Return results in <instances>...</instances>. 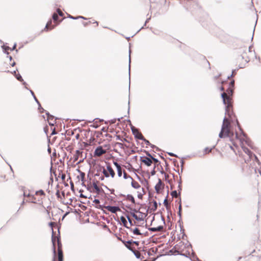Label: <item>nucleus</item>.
I'll list each match as a JSON object with an SVG mask.
<instances>
[{
  "label": "nucleus",
  "mask_w": 261,
  "mask_h": 261,
  "mask_svg": "<svg viewBox=\"0 0 261 261\" xmlns=\"http://www.w3.org/2000/svg\"><path fill=\"white\" fill-rule=\"evenodd\" d=\"M221 97L222 99L223 103L225 106V114L228 115L231 119V121H232V116H234V114L232 110V99H230V97L226 96L225 92H223L221 94Z\"/></svg>",
  "instance_id": "obj_1"
},
{
  "label": "nucleus",
  "mask_w": 261,
  "mask_h": 261,
  "mask_svg": "<svg viewBox=\"0 0 261 261\" xmlns=\"http://www.w3.org/2000/svg\"><path fill=\"white\" fill-rule=\"evenodd\" d=\"M60 17H50L47 21L44 29L41 31V32L43 31L48 32L59 25L63 20V19H60Z\"/></svg>",
  "instance_id": "obj_2"
},
{
  "label": "nucleus",
  "mask_w": 261,
  "mask_h": 261,
  "mask_svg": "<svg viewBox=\"0 0 261 261\" xmlns=\"http://www.w3.org/2000/svg\"><path fill=\"white\" fill-rule=\"evenodd\" d=\"M229 123L226 117L225 116L223 118L221 129L219 134V137L220 138H224L225 137H228L229 136Z\"/></svg>",
  "instance_id": "obj_3"
},
{
  "label": "nucleus",
  "mask_w": 261,
  "mask_h": 261,
  "mask_svg": "<svg viewBox=\"0 0 261 261\" xmlns=\"http://www.w3.org/2000/svg\"><path fill=\"white\" fill-rule=\"evenodd\" d=\"M101 167L102 168V167ZM107 169L108 171V172H109V173H108L107 172V171L106 170V169L103 167H102V172L104 176L107 178L109 177L110 176H111L112 178H114L115 175V172L114 171V170L113 169V168H112V167L109 163L107 164Z\"/></svg>",
  "instance_id": "obj_4"
},
{
  "label": "nucleus",
  "mask_w": 261,
  "mask_h": 261,
  "mask_svg": "<svg viewBox=\"0 0 261 261\" xmlns=\"http://www.w3.org/2000/svg\"><path fill=\"white\" fill-rule=\"evenodd\" d=\"M234 89V80H232L229 83L228 88L226 91V96L230 97V99H232V97L233 94V91Z\"/></svg>",
  "instance_id": "obj_5"
},
{
  "label": "nucleus",
  "mask_w": 261,
  "mask_h": 261,
  "mask_svg": "<svg viewBox=\"0 0 261 261\" xmlns=\"http://www.w3.org/2000/svg\"><path fill=\"white\" fill-rule=\"evenodd\" d=\"M236 123L239 129V130L241 132V135L246 138L245 142L247 144L248 146H249L251 148L253 149V147L252 146V142L247 137V135L243 132V129L241 128L240 124L238 120V119H236Z\"/></svg>",
  "instance_id": "obj_6"
},
{
  "label": "nucleus",
  "mask_w": 261,
  "mask_h": 261,
  "mask_svg": "<svg viewBox=\"0 0 261 261\" xmlns=\"http://www.w3.org/2000/svg\"><path fill=\"white\" fill-rule=\"evenodd\" d=\"M65 18L66 17H64ZM69 18L72 19H77L79 18H82L84 20H87L86 21H82V24L84 25V27H87L88 25H89L91 23H95L96 25H98V22L97 21H95L94 20L92 19V20H88L87 17H69Z\"/></svg>",
  "instance_id": "obj_7"
},
{
  "label": "nucleus",
  "mask_w": 261,
  "mask_h": 261,
  "mask_svg": "<svg viewBox=\"0 0 261 261\" xmlns=\"http://www.w3.org/2000/svg\"><path fill=\"white\" fill-rule=\"evenodd\" d=\"M131 130L135 139L140 140L141 137H143L140 132L139 128H136L133 125H131Z\"/></svg>",
  "instance_id": "obj_8"
},
{
  "label": "nucleus",
  "mask_w": 261,
  "mask_h": 261,
  "mask_svg": "<svg viewBox=\"0 0 261 261\" xmlns=\"http://www.w3.org/2000/svg\"><path fill=\"white\" fill-rule=\"evenodd\" d=\"M140 161L147 167L150 166L152 164L151 159L145 156H141Z\"/></svg>",
  "instance_id": "obj_9"
},
{
  "label": "nucleus",
  "mask_w": 261,
  "mask_h": 261,
  "mask_svg": "<svg viewBox=\"0 0 261 261\" xmlns=\"http://www.w3.org/2000/svg\"><path fill=\"white\" fill-rule=\"evenodd\" d=\"M106 152V150L103 149L101 146H99L96 148L94 151V156H100Z\"/></svg>",
  "instance_id": "obj_10"
},
{
  "label": "nucleus",
  "mask_w": 261,
  "mask_h": 261,
  "mask_svg": "<svg viewBox=\"0 0 261 261\" xmlns=\"http://www.w3.org/2000/svg\"><path fill=\"white\" fill-rule=\"evenodd\" d=\"M105 208L113 214L116 213L118 211H121L119 207L118 206L107 205L105 206Z\"/></svg>",
  "instance_id": "obj_11"
},
{
  "label": "nucleus",
  "mask_w": 261,
  "mask_h": 261,
  "mask_svg": "<svg viewBox=\"0 0 261 261\" xmlns=\"http://www.w3.org/2000/svg\"><path fill=\"white\" fill-rule=\"evenodd\" d=\"M119 197H126V199L128 200H129L132 203H134V204H136V201H135V198L134 197V196L131 195V194H127L126 195H125L123 194H120L119 195Z\"/></svg>",
  "instance_id": "obj_12"
},
{
  "label": "nucleus",
  "mask_w": 261,
  "mask_h": 261,
  "mask_svg": "<svg viewBox=\"0 0 261 261\" xmlns=\"http://www.w3.org/2000/svg\"><path fill=\"white\" fill-rule=\"evenodd\" d=\"M51 242L53 244V253H54V257L52 261H55V256L56 254V248H55V238H54V232L52 229V236H51Z\"/></svg>",
  "instance_id": "obj_13"
},
{
  "label": "nucleus",
  "mask_w": 261,
  "mask_h": 261,
  "mask_svg": "<svg viewBox=\"0 0 261 261\" xmlns=\"http://www.w3.org/2000/svg\"><path fill=\"white\" fill-rule=\"evenodd\" d=\"M164 185V184L162 182L161 179L159 178L158 182L154 187L155 190L157 193H160L162 186H163Z\"/></svg>",
  "instance_id": "obj_14"
},
{
  "label": "nucleus",
  "mask_w": 261,
  "mask_h": 261,
  "mask_svg": "<svg viewBox=\"0 0 261 261\" xmlns=\"http://www.w3.org/2000/svg\"><path fill=\"white\" fill-rule=\"evenodd\" d=\"M220 38L221 40V41L225 42L228 41L230 39V36L229 35H227L225 33H222L220 36Z\"/></svg>",
  "instance_id": "obj_15"
},
{
  "label": "nucleus",
  "mask_w": 261,
  "mask_h": 261,
  "mask_svg": "<svg viewBox=\"0 0 261 261\" xmlns=\"http://www.w3.org/2000/svg\"><path fill=\"white\" fill-rule=\"evenodd\" d=\"M178 246V244H176L174 246V247L170 250L169 252L171 253L173 255H175L176 254L178 255L179 252V248H177Z\"/></svg>",
  "instance_id": "obj_16"
},
{
  "label": "nucleus",
  "mask_w": 261,
  "mask_h": 261,
  "mask_svg": "<svg viewBox=\"0 0 261 261\" xmlns=\"http://www.w3.org/2000/svg\"><path fill=\"white\" fill-rule=\"evenodd\" d=\"M92 186L94 189L95 190L96 192L98 193H105L103 190L101 188H100L97 185V183L95 181H93L92 182Z\"/></svg>",
  "instance_id": "obj_17"
},
{
  "label": "nucleus",
  "mask_w": 261,
  "mask_h": 261,
  "mask_svg": "<svg viewBox=\"0 0 261 261\" xmlns=\"http://www.w3.org/2000/svg\"><path fill=\"white\" fill-rule=\"evenodd\" d=\"M163 228H164L163 226L160 225V226H158V227H156L148 228V230L149 231H150L156 232V231H161L163 229Z\"/></svg>",
  "instance_id": "obj_18"
},
{
  "label": "nucleus",
  "mask_w": 261,
  "mask_h": 261,
  "mask_svg": "<svg viewBox=\"0 0 261 261\" xmlns=\"http://www.w3.org/2000/svg\"><path fill=\"white\" fill-rule=\"evenodd\" d=\"M128 229L132 231L134 234H135V235H142L143 234V233H141L140 232V229L137 227H135V228H132L130 227H129V228H128Z\"/></svg>",
  "instance_id": "obj_19"
},
{
  "label": "nucleus",
  "mask_w": 261,
  "mask_h": 261,
  "mask_svg": "<svg viewBox=\"0 0 261 261\" xmlns=\"http://www.w3.org/2000/svg\"><path fill=\"white\" fill-rule=\"evenodd\" d=\"M242 148L244 152H245L250 159L252 158V154H253V153L250 149L245 146H242Z\"/></svg>",
  "instance_id": "obj_20"
},
{
  "label": "nucleus",
  "mask_w": 261,
  "mask_h": 261,
  "mask_svg": "<svg viewBox=\"0 0 261 261\" xmlns=\"http://www.w3.org/2000/svg\"><path fill=\"white\" fill-rule=\"evenodd\" d=\"M130 49L129 50V64H128V74H129V90L130 89V63H131V58H130Z\"/></svg>",
  "instance_id": "obj_21"
},
{
  "label": "nucleus",
  "mask_w": 261,
  "mask_h": 261,
  "mask_svg": "<svg viewBox=\"0 0 261 261\" xmlns=\"http://www.w3.org/2000/svg\"><path fill=\"white\" fill-rule=\"evenodd\" d=\"M16 70L17 69H16V70L13 71V72H11L15 77V78L19 81V82L23 81V79L21 76V75L19 73H16Z\"/></svg>",
  "instance_id": "obj_22"
},
{
  "label": "nucleus",
  "mask_w": 261,
  "mask_h": 261,
  "mask_svg": "<svg viewBox=\"0 0 261 261\" xmlns=\"http://www.w3.org/2000/svg\"><path fill=\"white\" fill-rule=\"evenodd\" d=\"M57 245H58V251L62 250V243L60 240V233L59 232L58 236L57 237Z\"/></svg>",
  "instance_id": "obj_23"
},
{
  "label": "nucleus",
  "mask_w": 261,
  "mask_h": 261,
  "mask_svg": "<svg viewBox=\"0 0 261 261\" xmlns=\"http://www.w3.org/2000/svg\"><path fill=\"white\" fill-rule=\"evenodd\" d=\"M120 220L123 225L127 229L129 228V227L127 226V221L123 216H121L120 217Z\"/></svg>",
  "instance_id": "obj_24"
},
{
  "label": "nucleus",
  "mask_w": 261,
  "mask_h": 261,
  "mask_svg": "<svg viewBox=\"0 0 261 261\" xmlns=\"http://www.w3.org/2000/svg\"><path fill=\"white\" fill-rule=\"evenodd\" d=\"M132 180V182H131V186H132V187L133 188H134L135 189H138L140 188V186L138 184V182H137V181L134 180L133 179Z\"/></svg>",
  "instance_id": "obj_25"
},
{
  "label": "nucleus",
  "mask_w": 261,
  "mask_h": 261,
  "mask_svg": "<svg viewBox=\"0 0 261 261\" xmlns=\"http://www.w3.org/2000/svg\"><path fill=\"white\" fill-rule=\"evenodd\" d=\"M152 202L153 203V207L150 208V210L152 212H154L157 210L158 208V203L156 201L154 200H153L152 201Z\"/></svg>",
  "instance_id": "obj_26"
},
{
  "label": "nucleus",
  "mask_w": 261,
  "mask_h": 261,
  "mask_svg": "<svg viewBox=\"0 0 261 261\" xmlns=\"http://www.w3.org/2000/svg\"><path fill=\"white\" fill-rule=\"evenodd\" d=\"M181 193V192L178 191V192H177L176 190H173L171 193V195L172 197H176L178 195H180Z\"/></svg>",
  "instance_id": "obj_27"
},
{
  "label": "nucleus",
  "mask_w": 261,
  "mask_h": 261,
  "mask_svg": "<svg viewBox=\"0 0 261 261\" xmlns=\"http://www.w3.org/2000/svg\"><path fill=\"white\" fill-rule=\"evenodd\" d=\"M2 48L3 50L4 53L8 55L9 53L8 51V50H9V49L10 50V47H9L8 46H5L4 45L2 46Z\"/></svg>",
  "instance_id": "obj_28"
},
{
  "label": "nucleus",
  "mask_w": 261,
  "mask_h": 261,
  "mask_svg": "<svg viewBox=\"0 0 261 261\" xmlns=\"http://www.w3.org/2000/svg\"><path fill=\"white\" fill-rule=\"evenodd\" d=\"M29 200H27V202H31L33 203H37V202L35 201L36 197L34 196V195H31V196H30Z\"/></svg>",
  "instance_id": "obj_29"
},
{
  "label": "nucleus",
  "mask_w": 261,
  "mask_h": 261,
  "mask_svg": "<svg viewBox=\"0 0 261 261\" xmlns=\"http://www.w3.org/2000/svg\"><path fill=\"white\" fill-rule=\"evenodd\" d=\"M140 208H139L138 210H137L136 208H132L130 210V214L131 215V216L133 217V214H136V213H140Z\"/></svg>",
  "instance_id": "obj_30"
},
{
  "label": "nucleus",
  "mask_w": 261,
  "mask_h": 261,
  "mask_svg": "<svg viewBox=\"0 0 261 261\" xmlns=\"http://www.w3.org/2000/svg\"><path fill=\"white\" fill-rule=\"evenodd\" d=\"M125 216H126V217L128 220V222H129L130 226L137 225L135 222L134 223H132V220L130 218V217L128 214H125Z\"/></svg>",
  "instance_id": "obj_31"
},
{
  "label": "nucleus",
  "mask_w": 261,
  "mask_h": 261,
  "mask_svg": "<svg viewBox=\"0 0 261 261\" xmlns=\"http://www.w3.org/2000/svg\"><path fill=\"white\" fill-rule=\"evenodd\" d=\"M29 91L30 92V93H31V95H32V96L33 97V98H34V99L35 101H36V102L37 103H39V102H39V101L38 100V99L37 98V97H36V96H35V94H34V92H33L32 90H31V89H29Z\"/></svg>",
  "instance_id": "obj_32"
},
{
  "label": "nucleus",
  "mask_w": 261,
  "mask_h": 261,
  "mask_svg": "<svg viewBox=\"0 0 261 261\" xmlns=\"http://www.w3.org/2000/svg\"><path fill=\"white\" fill-rule=\"evenodd\" d=\"M58 260L59 261H63V254L62 251H59V252H58Z\"/></svg>",
  "instance_id": "obj_33"
},
{
  "label": "nucleus",
  "mask_w": 261,
  "mask_h": 261,
  "mask_svg": "<svg viewBox=\"0 0 261 261\" xmlns=\"http://www.w3.org/2000/svg\"><path fill=\"white\" fill-rule=\"evenodd\" d=\"M178 255L185 256L187 258H189L192 261H194L192 260L191 258L190 257V252H188V254L182 253L179 251Z\"/></svg>",
  "instance_id": "obj_34"
},
{
  "label": "nucleus",
  "mask_w": 261,
  "mask_h": 261,
  "mask_svg": "<svg viewBox=\"0 0 261 261\" xmlns=\"http://www.w3.org/2000/svg\"><path fill=\"white\" fill-rule=\"evenodd\" d=\"M78 171L79 172L80 174V176H81V180L83 182H84V181L85 180V174L84 172L80 171V170H78Z\"/></svg>",
  "instance_id": "obj_35"
},
{
  "label": "nucleus",
  "mask_w": 261,
  "mask_h": 261,
  "mask_svg": "<svg viewBox=\"0 0 261 261\" xmlns=\"http://www.w3.org/2000/svg\"><path fill=\"white\" fill-rule=\"evenodd\" d=\"M37 105L38 106V110L40 113H43L45 111V110L41 107L40 102H39Z\"/></svg>",
  "instance_id": "obj_36"
},
{
  "label": "nucleus",
  "mask_w": 261,
  "mask_h": 261,
  "mask_svg": "<svg viewBox=\"0 0 261 261\" xmlns=\"http://www.w3.org/2000/svg\"><path fill=\"white\" fill-rule=\"evenodd\" d=\"M215 146H216V145H214L212 148H209V147H205L204 148V151L206 153H209V152H210L212 150V149H213L214 148H215Z\"/></svg>",
  "instance_id": "obj_37"
},
{
  "label": "nucleus",
  "mask_w": 261,
  "mask_h": 261,
  "mask_svg": "<svg viewBox=\"0 0 261 261\" xmlns=\"http://www.w3.org/2000/svg\"><path fill=\"white\" fill-rule=\"evenodd\" d=\"M168 192H169V191H168L167 195L166 196V198H165V199L163 201V204L166 207V208H168V203L167 202V197L168 196Z\"/></svg>",
  "instance_id": "obj_38"
},
{
  "label": "nucleus",
  "mask_w": 261,
  "mask_h": 261,
  "mask_svg": "<svg viewBox=\"0 0 261 261\" xmlns=\"http://www.w3.org/2000/svg\"><path fill=\"white\" fill-rule=\"evenodd\" d=\"M140 140L144 141L147 145L150 146V145H151L150 142L148 140L146 139L144 137H141Z\"/></svg>",
  "instance_id": "obj_39"
},
{
  "label": "nucleus",
  "mask_w": 261,
  "mask_h": 261,
  "mask_svg": "<svg viewBox=\"0 0 261 261\" xmlns=\"http://www.w3.org/2000/svg\"><path fill=\"white\" fill-rule=\"evenodd\" d=\"M142 180H143L142 184L145 185V186L146 187L147 189L148 190H149V184H148V180L144 178H143V179H142Z\"/></svg>",
  "instance_id": "obj_40"
},
{
  "label": "nucleus",
  "mask_w": 261,
  "mask_h": 261,
  "mask_svg": "<svg viewBox=\"0 0 261 261\" xmlns=\"http://www.w3.org/2000/svg\"><path fill=\"white\" fill-rule=\"evenodd\" d=\"M238 69H233V70H232V72H231V75H228V77H227V79H230L231 77H232V76H234V75H236V74L237 71V70H238Z\"/></svg>",
  "instance_id": "obj_41"
},
{
  "label": "nucleus",
  "mask_w": 261,
  "mask_h": 261,
  "mask_svg": "<svg viewBox=\"0 0 261 261\" xmlns=\"http://www.w3.org/2000/svg\"><path fill=\"white\" fill-rule=\"evenodd\" d=\"M39 194L40 195H43V196H44L45 195L44 191L42 190H39L38 191H36L35 195H39Z\"/></svg>",
  "instance_id": "obj_42"
},
{
  "label": "nucleus",
  "mask_w": 261,
  "mask_h": 261,
  "mask_svg": "<svg viewBox=\"0 0 261 261\" xmlns=\"http://www.w3.org/2000/svg\"><path fill=\"white\" fill-rule=\"evenodd\" d=\"M123 177L124 179H128V178H129L131 180L133 179V178L129 175L127 174L126 172H125L124 171H123Z\"/></svg>",
  "instance_id": "obj_43"
},
{
  "label": "nucleus",
  "mask_w": 261,
  "mask_h": 261,
  "mask_svg": "<svg viewBox=\"0 0 261 261\" xmlns=\"http://www.w3.org/2000/svg\"><path fill=\"white\" fill-rule=\"evenodd\" d=\"M133 217L137 221H143V218L142 217H138L136 214L133 215Z\"/></svg>",
  "instance_id": "obj_44"
},
{
  "label": "nucleus",
  "mask_w": 261,
  "mask_h": 261,
  "mask_svg": "<svg viewBox=\"0 0 261 261\" xmlns=\"http://www.w3.org/2000/svg\"><path fill=\"white\" fill-rule=\"evenodd\" d=\"M117 171L118 176L119 177H121L122 176V173L121 167H120L117 168Z\"/></svg>",
  "instance_id": "obj_45"
},
{
  "label": "nucleus",
  "mask_w": 261,
  "mask_h": 261,
  "mask_svg": "<svg viewBox=\"0 0 261 261\" xmlns=\"http://www.w3.org/2000/svg\"><path fill=\"white\" fill-rule=\"evenodd\" d=\"M141 151L146 154V155L147 156V157L150 158H152V155L149 152V151H148L146 150H142Z\"/></svg>",
  "instance_id": "obj_46"
},
{
  "label": "nucleus",
  "mask_w": 261,
  "mask_h": 261,
  "mask_svg": "<svg viewBox=\"0 0 261 261\" xmlns=\"http://www.w3.org/2000/svg\"><path fill=\"white\" fill-rule=\"evenodd\" d=\"M116 139L121 141H127L125 138L122 139L120 135H116Z\"/></svg>",
  "instance_id": "obj_47"
},
{
  "label": "nucleus",
  "mask_w": 261,
  "mask_h": 261,
  "mask_svg": "<svg viewBox=\"0 0 261 261\" xmlns=\"http://www.w3.org/2000/svg\"><path fill=\"white\" fill-rule=\"evenodd\" d=\"M121 241L123 244H128L133 243V241H134L133 240H128L127 241H124L122 240H121Z\"/></svg>",
  "instance_id": "obj_48"
},
{
  "label": "nucleus",
  "mask_w": 261,
  "mask_h": 261,
  "mask_svg": "<svg viewBox=\"0 0 261 261\" xmlns=\"http://www.w3.org/2000/svg\"><path fill=\"white\" fill-rule=\"evenodd\" d=\"M151 161H154L155 164H161L160 161L158 159L154 158L153 156H152V158H151Z\"/></svg>",
  "instance_id": "obj_49"
},
{
  "label": "nucleus",
  "mask_w": 261,
  "mask_h": 261,
  "mask_svg": "<svg viewBox=\"0 0 261 261\" xmlns=\"http://www.w3.org/2000/svg\"><path fill=\"white\" fill-rule=\"evenodd\" d=\"M16 46H17V43H15L14 44L13 46H12V47L10 48V50H12V51L15 50L16 53H17L18 51V49H16Z\"/></svg>",
  "instance_id": "obj_50"
},
{
  "label": "nucleus",
  "mask_w": 261,
  "mask_h": 261,
  "mask_svg": "<svg viewBox=\"0 0 261 261\" xmlns=\"http://www.w3.org/2000/svg\"><path fill=\"white\" fill-rule=\"evenodd\" d=\"M105 206H106L104 205L98 204L95 206V207H96L97 208H98L99 210H103V209H104V208H105Z\"/></svg>",
  "instance_id": "obj_51"
},
{
  "label": "nucleus",
  "mask_w": 261,
  "mask_h": 261,
  "mask_svg": "<svg viewBox=\"0 0 261 261\" xmlns=\"http://www.w3.org/2000/svg\"><path fill=\"white\" fill-rule=\"evenodd\" d=\"M178 191H179L181 192V190H182V188H181V178H180V179L178 181Z\"/></svg>",
  "instance_id": "obj_52"
},
{
  "label": "nucleus",
  "mask_w": 261,
  "mask_h": 261,
  "mask_svg": "<svg viewBox=\"0 0 261 261\" xmlns=\"http://www.w3.org/2000/svg\"><path fill=\"white\" fill-rule=\"evenodd\" d=\"M129 250L133 251L134 249L132 248L130 244H123Z\"/></svg>",
  "instance_id": "obj_53"
},
{
  "label": "nucleus",
  "mask_w": 261,
  "mask_h": 261,
  "mask_svg": "<svg viewBox=\"0 0 261 261\" xmlns=\"http://www.w3.org/2000/svg\"><path fill=\"white\" fill-rule=\"evenodd\" d=\"M132 252H133L134 254L135 255L136 258H141L140 255L138 253L136 252L135 251V250H134L133 251H132Z\"/></svg>",
  "instance_id": "obj_54"
},
{
  "label": "nucleus",
  "mask_w": 261,
  "mask_h": 261,
  "mask_svg": "<svg viewBox=\"0 0 261 261\" xmlns=\"http://www.w3.org/2000/svg\"><path fill=\"white\" fill-rule=\"evenodd\" d=\"M145 194V192H144V193H138L137 197L140 199H142L143 195Z\"/></svg>",
  "instance_id": "obj_55"
},
{
  "label": "nucleus",
  "mask_w": 261,
  "mask_h": 261,
  "mask_svg": "<svg viewBox=\"0 0 261 261\" xmlns=\"http://www.w3.org/2000/svg\"><path fill=\"white\" fill-rule=\"evenodd\" d=\"M184 164H185V161L184 160V159L182 158V159L180 160V164H181V172H182L183 166H184Z\"/></svg>",
  "instance_id": "obj_56"
},
{
  "label": "nucleus",
  "mask_w": 261,
  "mask_h": 261,
  "mask_svg": "<svg viewBox=\"0 0 261 261\" xmlns=\"http://www.w3.org/2000/svg\"><path fill=\"white\" fill-rule=\"evenodd\" d=\"M113 164L116 167V169L121 167L120 165L116 161H113Z\"/></svg>",
  "instance_id": "obj_57"
},
{
  "label": "nucleus",
  "mask_w": 261,
  "mask_h": 261,
  "mask_svg": "<svg viewBox=\"0 0 261 261\" xmlns=\"http://www.w3.org/2000/svg\"><path fill=\"white\" fill-rule=\"evenodd\" d=\"M57 11L58 13V14L60 16H63L64 15V14L62 12V11L60 9H58L57 10Z\"/></svg>",
  "instance_id": "obj_58"
},
{
  "label": "nucleus",
  "mask_w": 261,
  "mask_h": 261,
  "mask_svg": "<svg viewBox=\"0 0 261 261\" xmlns=\"http://www.w3.org/2000/svg\"><path fill=\"white\" fill-rule=\"evenodd\" d=\"M97 121H96L93 124L91 125L90 126L94 127L95 128H97L99 127V125L96 123Z\"/></svg>",
  "instance_id": "obj_59"
},
{
  "label": "nucleus",
  "mask_w": 261,
  "mask_h": 261,
  "mask_svg": "<svg viewBox=\"0 0 261 261\" xmlns=\"http://www.w3.org/2000/svg\"><path fill=\"white\" fill-rule=\"evenodd\" d=\"M156 171L155 170V167H153V169L150 172V174L151 176H153L155 174Z\"/></svg>",
  "instance_id": "obj_60"
},
{
  "label": "nucleus",
  "mask_w": 261,
  "mask_h": 261,
  "mask_svg": "<svg viewBox=\"0 0 261 261\" xmlns=\"http://www.w3.org/2000/svg\"><path fill=\"white\" fill-rule=\"evenodd\" d=\"M116 145H118L120 148H122L123 146V144L122 143L116 142L115 144Z\"/></svg>",
  "instance_id": "obj_61"
},
{
  "label": "nucleus",
  "mask_w": 261,
  "mask_h": 261,
  "mask_svg": "<svg viewBox=\"0 0 261 261\" xmlns=\"http://www.w3.org/2000/svg\"><path fill=\"white\" fill-rule=\"evenodd\" d=\"M95 134H96L97 138H99L101 135H102V133L99 132L95 131Z\"/></svg>",
  "instance_id": "obj_62"
},
{
  "label": "nucleus",
  "mask_w": 261,
  "mask_h": 261,
  "mask_svg": "<svg viewBox=\"0 0 261 261\" xmlns=\"http://www.w3.org/2000/svg\"><path fill=\"white\" fill-rule=\"evenodd\" d=\"M56 195L57 196V197L59 199V198H61V195H60V191L59 190H57L56 193Z\"/></svg>",
  "instance_id": "obj_63"
},
{
  "label": "nucleus",
  "mask_w": 261,
  "mask_h": 261,
  "mask_svg": "<svg viewBox=\"0 0 261 261\" xmlns=\"http://www.w3.org/2000/svg\"><path fill=\"white\" fill-rule=\"evenodd\" d=\"M95 141V139L93 137H91L89 139L90 143H93Z\"/></svg>",
  "instance_id": "obj_64"
}]
</instances>
